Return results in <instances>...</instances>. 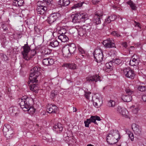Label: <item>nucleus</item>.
<instances>
[{
  "mask_svg": "<svg viewBox=\"0 0 146 146\" xmlns=\"http://www.w3.org/2000/svg\"><path fill=\"white\" fill-rule=\"evenodd\" d=\"M123 72L126 77L132 79L134 78L135 76L134 71L129 68H124L123 69Z\"/></svg>",
  "mask_w": 146,
  "mask_h": 146,
  "instance_id": "nucleus-8",
  "label": "nucleus"
},
{
  "mask_svg": "<svg viewBox=\"0 0 146 146\" xmlns=\"http://www.w3.org/2000/svg\"><path fill=\"white\" fill-rule=\"evenodd\" d=\"M132 129L136 135L140 136L141 135V129L138 125L135 123L133 124L132 125Z\"/></svg>",
  "mask_w": 146,
  "mask_h": 146,
  "instance_id": "nucleus-10",
  "label": "nucleus"
},
{
  "mask_svg": "<svg viewBox=\"0 0 146 146\" xmlns=\"http://www.w3.org/2000/svg\"><path fill=\"white\" fill-rule=\"evenodd\" d=\"M58 108L54 104H51L47 107V110L49 113H56L57 112Z\"/></svg>",
  "mask_w": 146,
  "mask_h": 146,
  "instance_id": "nucleus-12",
  "label": "nucleus"
},
{
  "mask_svg": "<svg viewBox=\"0 0 146 146\" xmlns=\"http://www.w3.org/2000/svg\"><path fill=\"white\" fill-rule=\"evenodd\" d=\"M58 92L57 90H52L51 92L50 97L52 99L54 98L58 94Z\"/></svg>",
  "mask_w": 146,
  "mask_h": 146,
  "instance_id": "nucleus-36",
  "label": "nucleus"
},
{
  "mask_svg": "<svg viewBox=\"0 0 146 146\" xmlns=\"http://www.w3.org/2000/svg\"><path fill=\"white\" fill-rule=\"evenodd\" d=\"M60 14L58 13H54L50 14L48 17L47 21L48 23L51 25L59 20L60 17Z\"/></svg>",
  "mask_w": 146,
  "mask_h": 146,
  "instance_id": "nucleus-6",
  "label": "nucleus"
},
{
  "mask_svg": "<svg viewBox=\"0 0 146 146\" xmlns=\"http://www.w3.org/2000/svg\"><path fill=\"white\" fill-rule=\"evenodd\" d=\"M116 16L115 15H111L109 16V18L110 19L111 21H114L116 19Z\"/></svg>",
  "mask_w": 146,
  "mask_h": 146,
  "instance_id": "nucleus-47",
  "label": "nucleus"
},
{
  "mask_svg": "<svg viewBox=\"0 0 146 146\" xmlns=\"http://www.w3.org/2000/svg\"><path fill=\"white\" fill-rule=\"evenodd\" d=\"M1 59L6 62L8 63L9 60L7 56L5 54L2 53L1 54Z\"/></svg>",
  "mask_w": 146,
  "mask_h": 146,
  "instance_id": "nucleus-37",
  "label": "nucleus"
},
{
  "mask_svg": "<svg viewBox=\"0 0 146 146\" xmlns=\"http://www.w3.org/2000/svg\"><path fill=\"white\" fill-rule=\"evenodd\" d=\"M100 16L98 14H96L94 17V22L97 25L100 23Z\"/></svg>",
  "mask_w": 146,
  "mask_h": 146,
  "instance_id": "nucleus-27",
  "label": "nucleus"
},
{
  "mask_svg": "<svg viewBox=\"0 0 146 146\" xmlns=\"http://www.w3.org/2000/svg\"><path fill=\"white\" fill-rule=\"evenodd\" d=\"M138 111V108H136L132 110V111L134 113H137Z\"/></svg>",
  "mask_w": 146,
  "mask_h": 146,
  "instance_id": "nucleus-55",
  "label": "nucleus"
},
{
  "mask_svg": "<svg viewBox=\"0 0 146 146\" xmlns=\"http://www.w3.org/2000/svg\"><path fill=\"white\" fill-rule=\"evenodd\" d=\"M9 109L10 113L13 115H16V114L19 113L18 108L16 107H11Z\"/></svg>",
  "mask_w": 146,
  "mask_h": 146,
  "instance_id": "nucleus-24",
  "label": "nucleus"
},
{
  "mask_svg": "<svg viewBox=\"0 0 146 146\" xmlns=\"http://www.w3.org/2000/svg\"><path fill=\"white\" fill-rule=\"evenodd\" d=\"M100 0H92V2L93 4H96L99 2Z\"/></svg>",
  "mask_w": 146,
  "mask_h": 146,
  "instance_id": "nucleus-56",
  "label": "nucleus"
},
{
  "mask_svg": "<svg viewBox=\"0 0 146 146\" xmlns=\"http://www.w3.org/2000/svg\"><path fill=\"white\" fill-rule=\"evenodd\" d=\"M51 50L47 48H42L40 51L42 55L45 56L46 55L50 54L51 52Z\"/></svg>",
  "mask_w": 146,
  "mask_h": 146,
  "instance_id": "nucleus-17",
  "label": "nucleus"
},
{
  "mask_svg": "<svg viewBox=\"0 0 146 146\" xmlns=\"http://www.w3.org/2000/svg\"><path fill=\"white\" fill-rule=\"evenodd\" d=\"M100 76L97 74L90 77L86 78V80L88 82H91L94 81L97 82L100 80Z\"/></svg>",
  "mask_w": 146,
  "mask_h": 146,
  "instance_id": "nucleus-15",
  "label": "nucleus"
},
{
  "mask_svg": "<svg viewBox=\"0 0 146 146\" xmlns=\"http://www.w3.org/2000/svg\"><path fill=\"white\" fill-rule=\"evenodd\" d=\"M117 31H114L111 33V34L114 36H115L117 35Z\"/></svg>",
  "mask_w": 146,
  "mask_h": 146,
  "instance_id": "nucleus-60",
  "label": "nucleus"
},
{
  "mask_svg": "<svg viewBox=\"0 0 146 146\" xmlns=\"http://www.w3.org/2000/svg\"><path fill=\"white\" fill-rule=\"evenodd\" d=\"M59 42L56 40H53L50 43V45L52 47H55L58 46L59 45Z\"/></svg>",
  "mask_w": 146,
  "mask_h": 146,
  "instance_id": "nucleus-30",
  "label": "nucleus"
},
{
  "mask_svg": "<svg viewBox=\"0 0 146 146\" xmlns=\"http://www.w3.org/2000/svg\"><path fill=\"white\" fill-rule=\"evenodd\" d=\"M113 7L115 9H119V7H117L116 6H115V5L113 6Z\"/></svg>",
  "mask_w": 146,
  "mask_h": 146,
  "instance_id": "nucleus-64",
  "label": "nucleus"
},
{
  "mask_svg": "<svg viewBox=\"0 0 146 146\" xmlns=\"http://www.w3.org/2000/svg\"><path fill=\"white\" fill-rule=\"evenodd\" d=\"M31 55L29 58V60H30L31 58H33L34 56L35 55L36 53V50L33 49V50H31Z\"/></svg>",
  "mask_w": 146,
  "mask_h": 146,
  "instance_id": "nucleus-41",
  "label": "nucleus"
},
{
  "mask_svg": "<svg viewBox=\"0 0 146 146\" xmlns=\"http://www.w3.org/2000/svg\"><path fill=\"white\" fill-rule=\"evenodd\" d=\"M93 105L96 107L98 108V107H97V106H98V103L97 102H94L93 103Z\"/></svg>",
  "mask_w": 146,
  "mask_h": 146,
  "instance_id": "nucleus-63",
  "label": "nucleus"
},
{
  "mask_svg": "<svg viewBox=\"0 0 146 146\" xmlns=\"http://www.w3.org/2000/svg\"><path fill=\"white\" fill-rule=\"evenodd\" d=\"M108 44L107 45V48H112L115 47V45L114 42V41L112 39L109 38Z\"/></svg>",
  "mask_w": 146,
  "mask_h": 146,
  "instance_id": "nucleus-28",
  "label": "nucleus"
},
{
  "mask_svg": "<svg viewBox=\"0 0 146 146\" xmlns=\"http://www.w3.org/2000/svg\"><path fill=\"white\" fill-rule=\"evenodd\" d=\"M78 50L80 52V53L82 54L81 56L83 57H85L86 56V55H83V54H85V51L84 50L80 47L79 46L78 48Z\"/></svg>",
  "mask_w": 146,
  "mask_h": 146,
  "instance_id": "nucleus-39",
  "label": "nucleus"
},
{
  "mask_svg": "<svg viewBox=\"0 0 146 146\" xmlns=\"http://www.w3.org/2000/svg\"><path fill=\"white\" fill-rule=\"evenodd\" d=\"M38 82V81L36 82H34L33 83L31 82L30 81V80L28 82V83L29 84H31L30 85V90L33 91L35 92L36 90H37V87L38 84L36 83Z\"/></svg>",
  "mask_w": 146,
  "mask_h": 146,
  "instance_id": "nucleus-16",
  "label": "nucleus"
},
{
  "mask_svg": "<svg viewBox=\"0 0 146 146\" xmlns=\"http://www.w3.org/2000/svg\"><path fill=\"white\" fill-rule=\"evenodd\" d=\"M12 129L10 125H9L7 124L5 125L3 127V131L4 132V134L5 135V132L8 131H9V129Z\"/></svg>",
  "mask_w": 146,
  "mask_h": 146,
  "instance_id": "nucleus-32",
  "label": "nucleus"
},
{
  "mask_svg": "<svg viewBox=\"0 0 146 146\" xmlns=\"http://www.w3.org/2000/svg\"><path fill=\"white\" fill-rule=\"evenodd\" d=\"M109 38L107 39V40H104L102 42L103 45L106 47H107V46L108 44Z\"/></svg>",
  "mask_w": 146,
  "mask_h": 146,
  "instance_id": "nucleus-50",
  "label": "nucleus"
},
{
  "mask_svg": "<svg viewBox=\"0 0 146 146\" xmlns=\"http://www.w3.org/2000/svg\"><path fill=\"white\" fill-rule=\"evenodd\" d=\"M101 53L102 54V61H104V60H106V58L105 57H104L103 54L102 52L101 51Z\"/></svg>",
  "mask_w": 146,
  "mask_h": 146,
  "instance_id": "nucleus-61",
  "label": "nucleus"
},
{
  "mask_svg": "<svg viewBox=\"0 0 146 146\" xmlns=\"http://www.w3.org/2000/svg\"><path fill=\"white\" fill-rule=\"evenodd\" d=\"M127 3L129 5L131 9L133 10H136L137 7L136 6L135 4L131 1H129L127 2Z\"/></svg>",
  "mask_w": 146,
  "mask_h": 146,
  "instance_id": "nucleus-29",
  "label": "nucleus"
},
{
  "mask_svg": "<svg viewBox=\"0 0 146 146\" xmlns=\"http://www.w3.org/2000/svg\"><path fill=\"white\" fill-rule=\"evenodd\" d=\"M14 131L12 129H9V131L5 132L6 137L8 139H11L14 135Z\"/></svg>",
  "mask_w": 146,
  "mask_h": 146,
  "instance_id": "nucleus-19",
  "label": "nucleus"
},
{
  "mask_svg": "<svg viewBox=\"0 0 146 146\" xmlns=\"http://www.w3.org/2000/svg\"><path fill=\"white\" fill-rule=\"evenodd\" d=\"M63 129L62 125L60 123H58L53 126V130L57 133H61Z\"/></svg>",
  "mask_w": 146,
  "mask_h": 146,
  "instance_id": "nucleus-13",
  "label": "nucleus"
},
{
  "mask_svg": "<svg viewBox=\"0 0 146 146\" xmlns=\"http://www.w3.org/2000/svg\"><path fill=\"white\" fill-rule=\"evenodd\" d=\"M68 27L67 26L61 27L60 29L58 31L59 34L60 35L65 34L68 29Z\"/></svg>",
  "mask_w": 146,
  "mask_h": 146,
  "instance_id": "nucleus-21",
  "label": "nucleus"
},
{
  "mask_svg": "<svg viewBox=\"0 0 146 146\" xmlns=\"http://www.w3.org/2000/svg\"><path fill=\"white\" fill-rule=\"evenodd\" d=\"M33 100L32 98L24 96L19 99V104L23 111H28L31 114H33L36 109L31 106V103L33 102Z\"/></svg>",
  "mask_w": 146,
  "mask_h": 146,
  "instance_id": "nucleus-1",
  "label": "nucleus"
},
{
  "mask_svg": "<svg viewBox=\"0 0 146 146\" xmlns=\"http://www.w3.org/2000/svg\"><path fill=\"white\" fill-rule=\"evenodd\" d=\"M112 62L114 64L118 65L121 64L122 61L118 58H115L112 60Z\"/></svg>",
  "mask_w": 146,
  "mask_h": 146,
  "instance_id": "nucleus-31",
  "label": "nucleus"
},
{
  "mask_svg": "<svg viewBox=\"0 0 146 146\" xmlns=\"http://www.w3.org/2000/svg\"><path fill=\"white\" fill-rule=\"evenodd\" d=\"M122 99L125 102H129L131 101L132 99V96L128 95H123L122 96Z\"/></svg>",
  "mask_w": 146,
  "mask_h": 146,
  "instance_id": "nucleus-18",
  "label": "nucleus"
},
{
  "mask_svg": "<svg viewBox=\"0 0 146 146\" xmlns=\"http://www.w3.org/2000/svg\"><path fill=\"white\" fill-rule=\"evenodd\" d=\"M88 19V15L86 13H79L75 14L72 19V22L74 23L84 22Z\"/></svg>",
  "mask_w": 146,
  "mask_h": 146,
  "instance_id": "nucleus-5",
  "label": "nucleus"
},
{
  "mask_svg": "<svg viewBox=\"0 0 146 146\" xmlns=\"http://www.w3.org/2000/svg\"><path fill=\"white\" fill-rule=\"evenodd\" d=\"M142 99L144 102H146V95H144L142 96Z\"/></svg>",
  "mask_w": 146,
  "mask_h": 146,
  "instance_id": "nucleus-57",
  "label": "nucleus"
},
{
  "mask_svg": "<svg viewBox=\"0 0 146 146\" xmlns=\"http://www.w3.org/2000/svg\"><path fill=\"white\" fill-rule=\"evenodd\" d=\"M127 133L130 139L132 141H133L134 138V135L133 133L131 132L130 131H128L127 132Z\"/></svg>",
  "mask_w": 146,
  "mask_h": 146,
  "instance_id": "nucleus-44",
  "label": "nucleus"
},
{
  "mask_svg": "<svg viewBox=\"0 0 146 146\" xmlns=\"http://www.w3.org/2000/svg\"><path fill=\"white\" fill-rule=\"evenodd\" d=\"M85 92L84 96L87 99H89V95L90 94L91 92Z\"/></svg>",
  "mask_w": 146,
  "mask_h": 146,
  "instance_id": "nucleus-49",
  "label": "nucleus"
},
{
  "mask_svg": "<svg viewBox=\"0 0 146 146\" xmlns=\"http://www.w3.org/2000/svg\"><path fill=\"white\" fill-rule=\"evenodd\" d=\"M91 123L90 119H87L86 121L84 122L85 126L86 127H89V125Z\"/></svg>",
  "mask_w": 146,
  "mask_h": 146,
  "instance_id": "nucleus-46",
  "label": "nucleus"
},
{
  "mask_svg": "<svg viewBox=\"0 0 146 146\" xmlns=\"http://www.w3.org/2000/svg\"><path fill=\"white\" fill-rule=\"evenodd\" d=\"M84 2H80V3H78L77 4H76L74 5L72 7V9H76L77 8H78L81 7L82 6V5L84 3Z\"/></svg>",
  "mask_w": 146,
  "mask_h": 146,
  "instance_id": "nucleus-35",
  "label": "nucleus"
},
{
  "mask_svg": "<svg viewBox=\"0 0 146 146\" xmlns=\"http://www.w3.org/2000/svg\"><path fill=\"white\" fill-rule=\"evenodd\" d=\"M139 61V58L136 54L132 56L130 61L129 64L132 66H137Z\"/></svg>",
  "mask_w": 146,
  "mask_h": 146,
  "instance_id": "nucleus-9",
  "label": "nucleus"
},
{
  "mask_svg": "<svg viewBox=\"0 0 146 146\" xmlns=\"http://www.w3.org/2000/svg\"><path fill=\"white\" fill-rule=\"evenodd\" d=\"M24 1L23 0H14L13 5L16 6H21L23 5Z\"/></svg>",
  "mask_w": 146,
  "mask_h": 146,
  "instance_id": "nucleus-25",
  "label": "nucleus"
},
{
  "mask_svg": "<svg viewBox=\"0 0 146 146\" xmlns=\"http://www.w3.org/2000/svg\"><path fill=\"white\" fill-rule=\"evenodd\" d=\"M108 105L110 107H113L115 105V102L114 101L110 100L108 102Z\"/></svg>",
  "mask_w": 146,
  "mask_h": 146,
  "instance_id": "nucleus-40",
  "label": "nucleus"
},
{
  "mask_svg": "<svg viewBox=\"0 0 146 146\" xmlns=\"http://www.w3.org/2000/svg\"><path fill=\"white\" fill-rule=\"evenodd\" d=\"M90 120L91 122L94 123L95 124H98L97 123L96 121V120L98 121L100 120V117L95 115V116H92L90 119Z\"/></svg>",
  "mask_w": 146,
  "mask_h": 146,
  "instance_id": "nucleus-23",
  "label": "nucleus"
},
{
  "mask_svg": "<svg viewBox=\"0 0 146 146\" xmlns=\"http://www.w3.org/2000/svg\"><path fill=\"white\" fill-rule=\"evenodd\" d=\"M47 9V7L42 3L40 5L38 6L36 10L38 14L43 15L46 13Z\"/></svg>",
  "mask_w": 146,
  "mask_h": 146,
  "instance_id": "nucleus-11",
  "label": "nucleus"
},
{
  "mask_svg": "<svg viewBox=\"0 0 146 146\" xmlns=\"http://www.w3.org/2000/svg\"><path fill=\"white\" fill-rule=\"evenodd\" d=\"M110 19L109 18V16L106 19H105V23L104 24V25L105 26L106 25V23H110L111 21L110 20Z\"/></svg>",
  "mask_w": 146,
  "mask_h": 146,
  "instance_id": "nucleus-51",
  "label": "nucleus"
},
{
  "mask_svg": "<svg viewBox=\"0 0 146 146\" xmlns=\"http://www.w3.org/2000/svg\"><path fill=\"white\" fill-rule=\"evenodd\" d=\"M138 89L140 91L143 92L145 90V87L144 86H139L138 87Z\"/></svg>",
  "mask_w": 146,
  "mask_h": 146,
  "instance_id": "nucleus-48",
  "label": "nucleus"
},
{
  "mask_svg": "<svg viewBox=\"0 0 146 146\" xmlns=\"http://www.w3.org/2000/svg\"><path fill=\"white\" fill-rule=\"evenodd\" d=\"M54 59L51 58H47L43 60L42 62L43 64L46 66L52 65L54 63Z\"/></svg>",
  "mask_w": 146,
  "mask_h": 146,
  "instance_id": "nucleus-14",
  "label": "nucleus"
},
{
  "mask_svg": "<svg viewBox=\"0 0 146 146\" xmlns=\"http://www.w3.org/2000/svg\"><path fill=\"white\" fill-rule=\"evenodd\" d=\"M78 35L81 36L86 37L87 35L85 29H84L82 28H80L78 30Z\"/></svg>",
  "mask_w": 146,
  "mask_h": 146,
  "instance_id": "nucleus-22",
  "label": "nucleus"
},
{
  "mask_svg": "<svg viewBox=\"0 0 146 146\" xmlns=\"http://www.w3.org/2000/svg\"><path fill=\"white\" fill-rule=\"evenodd\" d=\"M120 136L118 131L113 129L110 131L106 137L107 142L110 144L112 145L116 143L120 139Z\"/></svg>",
  "mask_w": 146,
  "mask_h": 146,
  "instance_id": "nucleus-2",
  "label": "nucleus"
},
{
  "mask_svg": "<svg viewBox=\"0 0 146 146\" xmlns=\"http://www.w3.org/2000/svg\"><path fill=\"white\" fill-rule=\"evenodd\" d=\"M100 49H96L94 52V55L96 54H100Z\"/></svg>",
  "mask_w": 146,
  "mask_h": 146,
  "instance_id": "nucleus-52",
  "label": "nucleus"
},
{
  "mask_svg": "<svg viewBox=\"0 0 146 146\" xmlns=\"http://www.w3.org/2000/svg\"><path fill=\"white\" fill-rule=\"evenodd\" d=\"M134 22H135V26H137V27H138L140 28L139 23L138 22H136L135 21H134Z\"/></svg>",
  "mask_w": 146,
  "mask_h": 146,
  "instance_id": "nucleus-58",
  "label": "nucleus"
},
{
  "mask_svg": "<svg viewBox=\"0 0 146 146\" xmlns=\"http://www.w3.org/2000/svg\"><path fill=\"white\" fill-rule=\"evenodd\" d=\"M120 113V114H121L123 116V117H125V118H128V116L127 115V111L125 108H123L122 110Z\"/></svg>",
  "mask_w": 146,
  "mask_h": 146,
  "instance_id": "nucleus-33",
  "label": "nucleus"
},
{
  "mask_svg": "<svg viewBox=\"0 0 146 146\" xmlns=\"http://www.w3.org/2000/svg\"><path fill=\"white\" fill-rule=\"evenodd\" d=\"M68 66L69 68L71 69L74 70L76 69V65L74 64H69Z\"/></svg>",
  "mask_w": 146,
  "mask_h": 146,
  "instance_id": "nucleus-45",
  "label": "nucleus"
},
{
  "mask_svg": "<svg viewBox=\"0 0 146 146\" xmlns=\"http://www.w3.org/2000/svg\"><path fill=\"white\" fill-rule=\"evenodd\" d=\"M123 108H122L121 106H118L116 109L117 111L120 113L121 111H122V110Z\"/></svg>",
  "mask_w": 146,
  "mask_h": 146,
  "instance_id": "nucleus-53",
  "label": "nucleus"
},
{
  "mask_svg": "<svg viewBox=\"0 0 146 146\" xmlns=\"http://www.w3.org/2000/svg\"><path fill=\"white\" fill-rule=\"evenodd\" d=\"M70 3L69 0H59L58 1V4L62 6H66L68 5Z\"/></svg>",
  "mask_w": 146,
  "mask_h": 146,
  "instance_id": "nucleus-20",
  "label": "nucleus"
},
{
  "mask_svg": "<svg viewBox=\"0 0 146 146\" xmlns=\"http://www.w3.org/2000/svg\"><path fill=\"white\" fill-rule=\"evenodd\" d=\"M122 45L123 47L125 48H126L127 46V43L126 42H124L122 43Z\"/></svg>",
  "mask_w": 146,
  "mask_h": 146,
  "instance_id": "nucleus-59",
  "label": "nucleus"
},
{
  "mask_svg": "<svg viewBox=\"0 0 146 146\" xmlns=\"http://www.w3.org/2000/svg\"><path fill=\"white\" fill-rule=\"evenodd\" d=\"M2 27L4 30L5 31H7L8 30V28L6 24H2Z\"/></svg>",
  "mask_w": 146,
  "mask_h": 146,
  "instance_id": "nucleus-54",
  "label": "nucleus"
},
{
  "mask_svg": "<svg viewBox=\"0 0 146 146\" xmlns=\"http://www.w3.org/2000/svg\"><path fill=\"white\" fill-rule=\"evenodd\" d=\"M76 50V46L74 43L69 44L67 48H64L62 49L63 55L66 57H69L74 54Z\"/></svg>",
  "mask_w": 146,
  "mask_h": 146,
  "instance_id": "nucleus-3",
  "label": "nucleus"
},
{
  "mask_svg": "<svg viewBox=\"0 0 146 146\" xmlns=\"http://www.w3.org/2000/svg\"><path fill=\"white\" fill-rule=\"evenodd\" d=\"M94 58L96 59V62L98 63L100 62V54H94Z\"/></svg>",
  "mask_w": 146,
  "mask_h": 146,
  "instance_id": "nucleus-43",
  "label": "nucleus"
},
{
  "mask_svg": "<svg viewBox=\"0 0 146 146\" xmlns=\"http://www.w3.org/2000/svg\"><path fill=\"white\" fill-rule=\"evenodd\" d=\"M53 2V1L52 0H44L42 3H43V5L46 4L47 5H51Z\"/></svg>",
  "mask_w": 146,
  "mask_h": 146,
  "instance_id": "nucleus-38",
  "label": "nucleus"
},
{
  "mask_svg": "<svg viewBox=\"0 0 146 146\" xmlns=\"http://www.w3.org/2000/svg\"><path fill=\"white\" fill-rule=\"evenodd\" d=\"M117 35H116V36L117 37H121V36L118 32H117Z\"/></svg>",
  "mask_w": 146,
  "mask_h": 146,
  "instance_id": "nucleus-62",
  "label": "nucleus"
},
{
  "mask_svg": "<svg viewBox=\"0 0 146 146\" xmlns=\"http://www.w3.org/2000/svg\"><path fill=\"white\" fill-rule=\"evenodd\" d=\"M112 61L108 63H106V66L107 68V69H112Z\"/></svg>",
  "mask_w": 146,
  "mask_h": 146,
  "instance_id": "nucleus-42",
  "label": "nucleus"
},
{
  "mask_svg": "<svg viewBox=\"0 0 146 146\" xmlns=\"http://www.w3.org/2000/svg\"><path fill=\"white\" fill-rule=\"evenodd\" d=\"M125 91L126 94L129 95H132V94L134 92L129 87L126 88Z\"/></svg>",
  "mask_w": 146,
  "mask_h": 146,
  "instance_id": "nucleus-34",
  "label": "nucleus"
},
{
  "mask_svg": "<svg viewBox=\"0 0 146 146\" xmlns=\"http://www.w3.org/2000/svg\"><path fill=\"white\" fill-rule=\"evenodd\" d=\"M58 38L62 42H66L68 40V38L65 34L60 35L58 36Z\"/></svg>",
  "mask_w": 146,
  "mask_h": 146,
  "instance_id": "nucleus-26",
  "label": "nucleus"
},
{
  "mask_svg": "<svg viewBox=\"0 0 146 146\" xmlns=\"http://www.w3.org/2000/svg\"><path fill=\"white\" fill-rule=\"evenodd\" d=\"M21 50V54L23 55V58L27 60V58L28 53L31 50L30 46H29L27 43V44H25L22 47Z\"/></svg>",
  "mask_w": 146,
  "mask_h": 146,
  "instance_id": "nucleus-7",
  "label": "nucleus"
},
{
  "mask_svg": "<svg viewBox=\"0 0 146 146\" xmlns=\"http://www.w3.org/2000/svg\"><path fill=\"white\" fill-rule=\"evenodd\" d=\"M40 68L37 67H35L30 70L29 80L31 82L33 83L36 82L38 81L37 80V78L40 74Z\"/></svg>",
  "mask_w": 146,
  "mask_h": 146,
  "instance_id": "nucleus-4",
  "label": "nucleus"
}]
</instances>
